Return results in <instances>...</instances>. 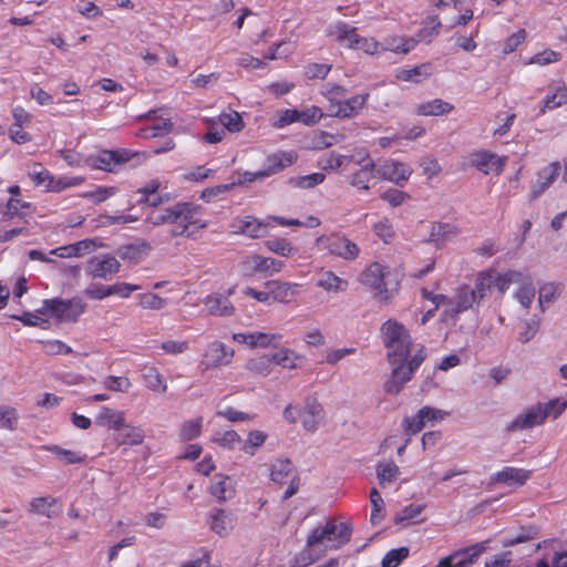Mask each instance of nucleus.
<instances>
[{
  "label": "nucleus",
  "mask_w": 567,
  "mask_h": 567,
  "mask_svg": "<svg viewBox=\"0 0 567 567\" xmlns=\"http://www.w3.org/2000/svg\"><path fill=\"white\" fill-rule=\"evenodd\" d=\"M282 339L280 333H266L261 331L238 332L233 334V340L255 348H278Z\"/></svg>",
  "instance_id": "12"
},
{
  "label": "nucleus",
  "mask_w": 567,
  "mask_h": 567,
  "mask_svg": "<svg viewBox=\"0 0 567 567\" xmlns=\"http://www.w3.org/2000/svg\"><path fill=\"white\" fill-rule=\"evenodd\" d=\"M219 121L229 132H239L244 127L241 116L235 111L221 113Z\"/></svg>",
  "instance_id": "60"
},
{
  "label": "nucleus",
  "mask_w": 567,
  "mask_h": 567,
  "mask_svg": "<svg viewBox=\"0 0 567 567\" xmlns=\"http://www.w3.org/2000/svg\"><path fill=\"white\" fill-rule=\"evenodd\" d=\"M96 423L110 429L120 430L124 426V416L122 412L113 411L110 408H102L96 415Z\"/></svg>",
  "instance_id": "38"
},
{
  "label": "nucleus",
  "mask_w": 567,
  "mask_h": 567,
  "mask_svg": "<svg viewBox=\"0 0 567 567\" xmlns=\"http://www.w3.org/2000/svg\"><path fill=\"white\" fill-rule=\"evenodd\" d=\"M297 159V154L292 151L285 152H276L267 156L265 166L261 168V173L259 175L265 176L266 178L275 175L286 167L292 165Z\"/></svg>",
  "instance_id": "20"
},
{
  "label": "nucleus",
  "mask_w": 567,
  "mask_h": 567,
  "mask_svg": "<svg viewBox=\"0 0 567 567\" xmlns=\"http://www.w3.org/2000/svg\"><path fill=\"white\" fill-rule=\"evenodd\" d=\"M316 286L329 293H339L348 289V281L337 276L331 270L322 271L316 281Z\"/></svg>",
  "instance_id": "27"
},
{
  "label": "nucleus",
  "mask_w": 567,
  "mask_h": 567,
  "mask_svg": "<svg viewBox=\"0 0 567 567\" xmlns=\"http://www.w3.org/2000/svg\"><path fill=\"white\" fill-rule=\"evenodd\" d=\"M213 441L221 447L234 450L236 445L241 446V439L234 430L215 433Z\"/></svg>",
  "instance_id": "49"
},
{
  "label": "nucleus",
  "mask_w": 567,
  "mask_h": 567,
  "mask_svg": "<svg viewBox=\"0 0 567 567\" xmlns=\"http://www.w3.org/2000/svg\"><path fill=\"white\" fill-rule=\"evenodd\" d=\"M374 234L384 243H390L394 236V229L388 218H383L373 225Z\"/></svg>",
  "instance_id": "61"
},
{
  "label": "nucleus",
  "mask_w": 567,
  "mask_h": 567,
  "mask_svg": "<svg viewBox=\"0 0 567 567\" xmlns=\"http://www.w3.org/2000/svg\"><path fill=\"white\" fill-rule=\"evenodd\" d=\"M432 74L431 63H423L411 69H400L396 72V79L404 82L419 83Z\"/></svg>",
  "instance_id": "36"
},
{
  "label": "nucleus",
  "mask_w": 567,
  "mask_h": 567,
  "mask_svg": "<svg viewBox=\"0 0 567 567\" xmlns=\"http://www.w3.org/2000/svg\"><path fill=\"white\" fill-rule=\"evenodd\" d=\"M334 35L340 42L344 43L349 48H354L360 38L357 33V29L344 22H338L334 25Z\"/></svg>",
  "instance_id": "42"
},
{
  "label": "nucleus",
  "mask_w": 567,
  "mask_h": 567,
  "mask_svg": "<svg viewBox=\"0 0 567 567\" xmlns=\"http://www.w3.org/2000/svg\"><path fill=\"white\" fill-rule=\"evenodd\" d=\"M85 311V303L80 298H52L42 301L39 312L60 321H76Z\"/></svg>",
  "instance_id": "4"
},
{
  "label": "nucleus",
  "mask_w": 567,
  "mask_h": 567,
  "mask_svg": "<svg viewBox=\"0 0 567 567\" xmlns=\"http://www.w3.org/2000/svg\"><path fill=\"white\" fill-rule=\"evenodd\" d=\"M146 223L153 226L172 225L168 237H193L196 231L206 227L203 209L193 203H178L173 207L152 210Z\"/></svg>",
  "instance_id": "3"
},
{
  "label": "nucleus",
  "mask_w": 567,
  "mask_h": 567,
  "mask_svg": "<svg viewBox=\"0 0 567 567\" xmlns=\"http://www.w3.org/2000/svg\"><path fill=\"white\" fill-rule=\"evenodd\" d=\"M267 439V434L259 430H254L248 433V437L241 441L239 450L248 455H255L256 450L260 447Z\"/></svg>",
  "instance_id": "45"
},
{
  "label": "nucleus",
  "mask_w": 567,
  "mask_h": 567,
  "mask_svg": "<svg viewBox=\"0 0 567 567\" xmlns=\"http://www.w3.org/2000/svg\"><path fill=\"white\" fill-rule=\"evenodd\" d=\"M559 293V285L555 282L544 284L539 288L538 295V303L542 311L545 310V305L551 303L555 301L557 295Z\"/></svg>",
  "instance_id": "53"
},
{
  "label": "nucleus",
  "mask_w": 567,
  "mask_h": 567,
  "mask_svg": "<svg viewBox=\"0 0 567 567\" xmlns=\"http://www.w3.org/2000/svg\"><path fill=\"white\" fill-rule=\"evenodd\" d=\"M567 409V400L563 398H556L549 400L546 403H542V411L547 417L557 419Z\"/></svg>",
  "instance_id": "54"
},
{
  "label": "nucleus",
  "mask_w": 567,
  "mask_h": 567,
  "mask_svg": "<svg viewBox=\"0 0 567 567\" xmlns=\"http://www.w3.org/2000/svg\"><path fill=\"white\" fill-rule=\"evenodd\" d=\"M266 247L282 257H289L297 252V248H295L291 243L285 238H272L265 243Z\"/></svg>",
  "instance_id": "48"
},
{
  "label": "nucleus",
  "mask_w": 567,
  "mask_h": 567,
  "mask_svg": "<svg viewBox=\"0 0 567 567\" xmlns=\"http://www.w3.org/2000/svg\"><path fill=\"white\" fill-rule=\"evenodd\" d=\"M48 450L64 464L82 463L85 458V456L81 455L79 452L66 450L59 445H52Z\"/></svg>",
  "instance_id": "50"
},
{
  "label": "nucleus",
  "mask_w": 567,
  "mask_h": 567,
  "mask_svg": "<svg viewBox=\"0 0 567 567\" xmlns=\"http://www.w3.org/2000/svg\"><path fill=\"white\" fill-rule=\"evenodd\" d=\"M352 536V526L337 517H330L324 524L315 527L307 537L306 549L297 557V564L306 567L318 560L327 550H338L348 544Z\"/></svg>",
  "instance_id": "2"
},
{
  "label": "nucleus",
  "mask_w": 567,
  "mask_h": 567,
  "mask_svg": "<svg viewBox=\"0 0 567 567\" xmlns=\"http://www.w3.org/2000/svg\"><path fill=\"white\" fill-rule=\"evenodd\" d=\"M369 97V93L355 94L349 99L344 97L338 109L332 111V115L341 118H350L357 116L365 106Z\"/></svg>",
  "instance_id": "23"
},
{
  "label": "nucleus",
  "mask_w": 567,
  "mask_h": 567,
  "mask_svg": "<svg viewBox=\"0 0 567 567\" xmlns=\"http://www.w3.org/2000/svg\"><path fill=\"white\" fill-rule=\"evenodd\" d=\"M118 260L110 254H100L87 260L85 271L92 278L109 280L120 270Z\"/></svg>",
  "instance_id": "11"
},
{
  "label": "nucleus",
  "mask_w": 567,
  "mask_h": 567,
  "mask_svg": "<svg viewBox=\"0 0 567 567\" xmlns=\"http://www.w3.org/2000/svg\"><path fill=\"white\" fill-rule=\"evenodd\" d=\"M249 262L254 271L265 272L269 276L280 272L285 267V261L261 255H252Z\"/></svg>",
  "instance_id": "31"
},
{
  "label": "nucleus",
  "mask_w": 567,
  "mask_h": 567,
  "mask_svg": "<svg viewBox=\"0 0 567 567\" xmlns=\"http://www.w3.org/2000/svg\"><path fill=\"white\" fill-rule=\"evenodd\" d=\"M375 168L379 178L394 183L398 186H403L413 172L410 165L392 158L375 164Z\"/></svg>",
  "instance_id": "8"
},
{
  "label": "nucleus",
  "mask_w": 567,
  "mask_h": 567,
  "mask_svg": "<svg viewBox=\"0 0 567 567\" xmlns=\"http://www.w3.org/2000/svg\"><path fill=\"white\" fill-rule=\"evenodd\" d=\"M506 157H501L489 151L476 152L472 155L471 164L484 174L499 175L505 166Z\"/></svg>",
  "instance_id": "15"
},
{
  "label": "nucleus",
  "mask_w": 567,
  "mask_h": 567,
  "mask_svg": "<svg viewBox=\"0 0 567 567\" xmlns=\"http://www.w3.org/2000/svg\"><path fill=\"white\" fill-rule=\"evenodd\" d=\"M117 193L115 186H95L94 189L81 193L79 196L90 199L94 204H101Z\"/></svg>",
  "instance_id": "43"
},
{
  "label": "nucleus",
  "mask_w": 567,
  "mask_h": 567,
  "mask_svg": "<svg viewBox=\"0 0 567 567\" xmlns=\"http://www.w3.org/2000/svg\"><path fill=\"white\" fill-rule=\"evenodd\" d=\"M485 548V543L475 544L441 559L436 567H470Z\"/></svg>",
  "instance_id": "14"
},
{
  "label": "nucleus",
  "mask_w": 567,
  "mask_h": 567,
  "mask_svg": "<svg viewBox=\"0 0 567 567\" xmlns=\"http://www.w3.org/2000/svg\"><path fill=\"white\" fill-rule=\"evenodd\" d=\"M138 299L143 309L161 310L167 305V300L156 293H142Z\"/></svg>",
  "instance_id": "57"
},
{
  "label": "nucleus",
  "mask_w": 567,
  "mask_h": 567,
  "mask_svg": "<svg viewBox=\"0 0 567 567\" xmlns=\"http://www.w3.org/2000/svg\"><path fill=\"white\" fill-rule=\"evenodd\" d=\"M474 305H476V300L472 292V287L464 285L460 287L455 291V295L449 300L446 308L443 310V319L455 320L460 313L472 309Z\"/></svg>",
  "instance_id": "9"
},
{
  "label": "nucleus",
  "mask_w": 567,
  "mask_h": 567,
  "mask_svg": "<svg viewBox=\"0 0 567 567\" xmlns=\"http://www.w3.org/2000/svg\"><path fill=\"white\" fill-rule=\"evenodd\" d=\"M150 249V244L142 241L140 244L123 246L117 250V252L123 260L136 264L148 254Z\"/></svg>",
  "instance_id": "37"
},
{
  "label": "nucleus",
  "mask_w": 567,
  "mask_h": 567,
  "mask_svg": "<svg viewBox=\"0 0 567 567\" xmlns=\"http://www.w3.org/2000/svg\"><path fill=\"white\" fill-rule=\"evenodd\" d=\"M560 58L561 54L559 52H556L550 49H545L542 52L534 54L529 59L528 64L548 65L558 62Z\"/></svg>",
  "instance_id": "58"
},
{
  "label": "nucleus",
  "mask_w": 567,
  "mask_h": 567,
  "mask_svg": "<svg viewBox=\"0 0 567 567\" xmlns=\"http://www.w3.org/2000/svg\"><path fill=\"white\" fill-rule=\"evenodd\" d=\"M514 298L524 307L529 308L535 298V287L532 279L527 278L514 293Z\"/></svg>",
  "instance_id": "51"
},
{
  "label": "nucleus",
  "mask_w": 567,
  "mask_h": 567,
  "mask_svg": "<svg viewBox=\"0 0 567 567\" xmlns=\"http://www.w3.org/2000/svg\"><path fill=\"white\" fill-rule=\"evenodd\" d=\"M205 307L214 316H230L235 308L228 297L220 293H213L205 298Z\"/></svg>",
  "instance_id": "30"
},
{
  "label": "nucleus",
  "mask_w": 567,
  "mask_h": 567,
  "mask_svg": "<svg viewBox=\"0 0 567 567\" xmlns=\"http://www.w3.org/2000/svg\"><path fill=\"white\" fill-rule=\"evenodd\" d=\"M370 502H371V505H372V511H371L370 519H371V523L373 525H377L382 519L381 512H382L383 506H384V502L382 499V496L378 492L377 488H372V491L370 493Z\"/></svg>",
  "instance_id": "59"
},
{
  "label": "nucleus",
  "mask_w": 567,
  "mask_h": 567,
  "mask_svg": "<svg viewBox=\"0 0 567 567\" xmlns=\"http://www.w3.org/2000/svg\"><path fill=\"white\" fill-rule=\"evenodd\" d=\"M132 157V153L127 150H102L91 155L86 162L87 165L95 169L105 172H116V169L127 163Z\"/></svg>",
  "instance_id": "7"
},
{
  "label": "nucleus",
  "mask_w": 567,
  "mask_h": 567,
  "mask_svg": "<svg viewBox=\"0 0 567 567\" xmlns=\"http://www.w3.org/2000/svg\"><path fill=\"white\" fill-rule=\"evenodd\" d=\"M409 556V549L406 547H400L389 550L382 558V567H398L403 559Z\"/></svg>",
  "instance_id": "55"
},
{
  "label": "nucleus",
  "mask_w": 567,
  "mask_h": 567,
  "mask_svg": "<svg viewBox=\"0 0 567 567\" xmlns=\"http://www.w3.org/2000/svg\"><path fill=\"white\" fill-rule=\"evenodd\" d=\"M454 110V106L441 99H434L424 103H421L416 107V114L422 116H440L449 114Z\"/></svg>",
  "instance_id": "33"
},
{
  "label": "nucleus",
  "mask_w": 567,
  "mask_h": 567,
  "mask_svg": "<svg viewBox=\"0 0 567 567\" xmlns=\"http://www.w3.org/2000/svg\"><path fill=\"white\" fill-rule=\"evenodd\" d=\"M381 334L389 363L392 365L391 377L385 382L384 389L388 393L398 394L425 360L426 352L421 346L408 360L412 347L411 334L394 319H389L382 324Z\"/></svg>",
  "instance_id": "1"
},
{
  "label": "nucleus",
  "mask_w": 567,
  "mask_h": 567,
  "mask_svg": "<svg viewBox=\"0 0 567 567\" xmlns=\"http://www.w3.org/2000/svg\"><path fill=\"white\" fill-rule=\"evenodd\" d=\"M544 421L545 414L542 411V403H537L525 410L523 413L516 415L509 423L506 424L505 430L507 432L528 430L543 424Z\"/></svg>",
  "instance_id": "13"
},
{
  "label": "nucleus",
  "mask_w": 567,
  "mask_h": 567,
  "mask_svg": "<svg viewBox=\"0 0 567 567\" xmlns=\"http://www.w3.org/2000/svg\"><path fill=\"white\" fill-rule=\"evenodd\" d=\"M84 177L82 176H53L50 184H45L49 192L60 193L66 188L75 187L83 184Z\"/></svg>",
  "instance_id": "41"
},
{
  "label": "nucleus",
  "mask_w": 567,
  "mask_h": 567,
  "mask_svg": "<svg viewBox=\"0 0 567 567\" xmlns=\"http://www.w3.org/2000/svg\"><path fill=\"white\" fill-rule=\"evenodd\" d=\"M270 478L278 484H286L298 478L293 464L289 460H277L270 468Z\"/></svg>",
  "instance_id": "28"
},
{
  "label": "nucleus",
  "mask_w": 567,
  "mask_h": 567,
  "mask_svg": "<svg viewBox=\"0 0 567 567\" xmlns=\"http://www.w3.org/2000/svg\"><path fill=\"white\" fill-rule=\"evenodd\" d=\"M382 51H391L399 54H408L419 43V40L413 37L390 35L382 42Z\"/></svg>",
  "instance_id": "26"
},
{
  "label": "nucleus",
  "mask_w": 567,
  "mask_h": 567,
  "mask_svg": "<svg viewBox=\"0 0 567 567\" xmlns=\"http://www.w3.org/2000/svg\"><path fill=\"white\" fill-rule=\"evenodd\" d=\"M567 101V90L564 85L557 84L550 87L542 102L539 115L545 114L547 111L561 106Z\"/></svg>",
  "instance_id": "32"
},
{
  "label": "nucleus",
  "mask_w": 567,
  "mask_h": 567,
  "mask_svg": "<svg viewBox=\"0 0 567 567\" xmlns=\"http://www.w3.org/2000/svg\"><path fill=\"white\" fill-rule=\"evenodd\" d=\"M234 350L220 341L212 342L205 353L202 363L207 368L228 365L234 357Z\"/></svg>",
  "instance_id": "16"
},
{
  "label": "nucleus",
  "mask_w": 567,
  "mask_h": 567,
  "mask_svg": "<svg viewBox=\"0 0 567 567\" xmlns=\"http://www.w3.org/2000/svg\"><path fill=\"white\" fill-rule=\"evenodd\" d=\"M353 154L343 155L336 152L324 153L319 158V166L324 171L346 172L351 168Z\"/></svg>",
  "instance_id": "25"
},
{
  "label": "nucleus",
  "mask_w": 567,
  "mask_h": 567,
  "mask_svg": "<svg viewBox=\"0 0 567 567\" xmlns=\"http://www.w3.org/2000/svg\"><path fill=\"white\" fill-rule=\"evenodd\" d=\"M495 282V270L481 271L475 279V287L472 288L476 306L491 295Z\"/></svg>",
  "instance_id": "29"
},
{
  "label": "nucleus",
  "mask_w": 567,
  "mask_h": 567,
  "mask_svg": "<svg viewBox=\"0 0 567 567\" xmlns=\"http://www.w3.org/2000/svg\"><path fill=\"white\" fill-rule=\"evenodd\" d=\"M29 203L22 202L18 198H10L6 205V208L3 210V219H12L16 216H19L22 214V209L28 208Z\"/></svg>",
  "instance_id": "63"
},
{
  "label": "nucleus",
  "mask_w": 567,
  "mask_h": 567,
  "mask_svg": "<svg viewBox=\"0 0 567 567\" xmlns=\"http://www.w3.org/2000/svg\"><path fill=\"white\" fill-rule=\"evenodd\" d=\"M104 386L107 390L115 392H127L131 388V381L125 377H107L104 382Z\"/></svg>",
  "instance_id": "64"
},
{
  "label": "nucleus",
  "mask_w": 567,
  "mask_h": 567,
  "mask_svg": "<svg viewBox=\"0 0 567 567\" xmlns=\"http://www.w3.org/2000/svg\"><path fill=\"white\" fill-rule=\"evenodd\" d=\"M561 166L559 162H553L542 168L537 174V179L532 186V198L539 197L560 175Z\"/></svg>",
  "instance_id": "22"
},
{
  "label": "nucleus",
  "mask_w": 567,
  "mask_h": 567,
  "mask_svg": "<svg viewBox=\"0 0 567 567\" xmlns=\"http://www.w3.org/2000/svg\"><path fill=\"white\" fill-rule=\"evenodd\" d=\"M271 358L270 357H258L255 359H251L247 362V370L260 374V375H268L271 371Z\"/></svg>",
  "instance_id": "56"
},
{
  "label": "nucleus",
  "mask_w": 567,
  "mask_h": 567,
  "mask_svg": "<svg viewBox=\"0 0 567 567\" xmlns=\"http://www.w3.org/2000/svg\"><path fill=\"white\" fill-rule=\"evenodd\" d=\"M268 224L258 220L251 216H246L244 219L238 221L236 226L237 230L251 238H260L267 234Z\"/></svg>",
  "instance_id": "35"
},
{
  "label": "nucleus",
  "mask_w": 567,
  "mask_h": 567,
  "mask_svg": "<svg viewBox=\"0 0 567 567\" xmlns=\"http://www.w3.org/2000/svg\"><path fill=\"white\" fill-rule=\"evenodd\" d=\"M317 245L319 248L344 260H354L360 252L355 243L338 234L320 236L317 239Z\"/></svg>",
  "instance_id": "6"
},
{
  "label": "nucleus",
  "mask_w": 567,
  "mask_h": 567,
  "mask_svg": "<svg viewBox=\"0 0 567 567\" xmlns=\"http://www.w3.org/2000/svg\"><path fill=\"white\" fill-rule=\"evenodd\" d=\"M323 419V408L313 398H307L302 406L301 423L306 431L316 432Z\"/></svg>",
  "instance_id": "21"
},
{
  "label": "nucleus",
  "mask_w": 567,
  "mask_h": 567,
  "mask_svg": "<svg viewBox=\"0 0 567 567\" xmlns=\"http://www.w3.org/2000/svg\"><path fill=\"white\" fill-rule=\"evenodd\" d=\"M348 179L351 186L359 190H368L370 182L378 177L375 163L365 150H358L353 153V161Z\"/></svg>",
  "instance_id": "5"
},
{
  "label": "nucleus",
  "mask_w": 567,
  "mask_h": 567,
  "mask_svg": "<svg viewBox=\"0 0 567 567\" xmlns=\"http://www.w3.org/2000/svg\"><path fill=\"white\" fill-rule=\"evenodd\" d=\"M532 472L524 468L505 466L492 476V481L508 486H520L529 480Z\"/></svg>",
  "instance_id": "24"
},
{
  "label": "nucleus",
  "mask_w": 567,
  "mask_h": 567,
  "mask_svg": "<svg viewBox=\"0 0 567 567\" xmlns=\"http://www.w3.org/2000/svg\"><path fill=\"white\" fill-rule=\"evenodd\" d=\"M386 274L388 270L385 267L379 262H373L361 274L360 277V281L375 291L377 296L383 301H388L390 299V293L385 284Z\"/></svg>",
  "instance_id": "10"
},
{
  "label": "nucleus",
  "mask_w": 567,
  "mask_h": 567,
  "mask_svg": "<svg viewBox=\"0 0 567 567\" xmlns=\"http://www.w3.org/2000/svg\"><path fill=\"white\" fill-rule=\"evenodd\" d=\"M55 498L51 496L35 497L30 502V512L37 515H42L48 518L53 517V507Z\"/></svg>",
  "instance_id": "46"
},
{
  "label": "nucleus",
  "mask_w": 567,
  "mask_h": 567,
  "mask_svg": "<svg viewBox=\"0 0 567 567\" xmlns=\"http://www.w3.org/2000/svg\"><path fill=\"white\" fill-rule=\"evenodd\" d=\"M320 94L329 101L330 111L332 112L338 109L348 94V90L336 82H326L321 85Z\"/></svg>",
  "instance_id": "34"
},
{
  "label": "nucleus",
  "mask_w": 567,
  "mask_h": 567,
  "mask_svg": "<svg viewBox=\"0 0 567 567\" xmlns=\"http://www.w3.org/2000/svg\"><path fill=\"white\" fill-rule=\"evenodd\" d=\"M324 178L326 176L322 173H312L291 178L289 183L295 187L308 189L321 184L324 181Z\"/></svg>",
  "instance_id": "52"
},
{
  "label": "nucleus",
  "mask_w": 567,
  "mask_h": 567,
  "mask_svg": "<svg viewBox=\"0 0 567 567\" xmlns=\"http://www.w3.org/2000/svg\"><path fill=\"white\" fill-rule=\"evenodd\" d=\"M300 122L305 125L311 126L317 124L323 116L320 107L311 105L305 110L299 111Z\"/></svg>",
  "instance_id": "62"
},
{
  "label": "nucleus",
  "mask_w": 567,
  "mask_h": 567,
  "mask_svg": "<svg viewBox=\"0 0 567 567\" xmlns=\"http://www.w3.org/2000/svg\"><path fill=\"white\" fill-rule=\"evenodd\" d=\"M264 286L270 290L271 300L281 303L290 302L300 291V285L296 282L268 280Z\"/></svg>",
  "instance_id": "19"
},
{
  "label": "nucleus",
  "mask_w": 567,
  "mask_h": 567,
  "mask_svg": "<svg viewBox=\"0 0 567 567\" xmlns=\"http://www.w3.org/2000/svg\"><path fill=\"white\" fill-rule=\"evenodd\" d=\"M142 377L146 383V386L152 391L165 392L167 389L166 382L161 375L157 368L152 365H145L142 369Z\"/></svg>",
  "instance_id": "40"
},
{
  "label": "nucleus",
  "mask_w": 567,
  "mask_h": 567,
  "mask_svg": "<svg viewBox=\"0 0 567 567\" xmlns=\"http://www.w3.org/2000/svg\"><path fill=\"white\" fill-rule=\"evenodd\" d=\"M209 494L220 503L234 498L236 494L234 478L221 473L215 474L210 481Z\"/></svg>",
  "instance_id": "18"
},
{
  "label": "nucleus",
  "mask_w": 567,
  "mask_h": 567,
  "mask_svg": "<svg viewBox=\"0 0 567 567\" xmlns=\"http://www.w3.org/2000/svg\"><path fill=\"white\" fill-rule=\"evenodd\" d=\"M271 362L285 368V369H297V361L302 357L289 348H280L278 351L270 355Z\"/></svg>",
  "instance_id": "39"
},
{
  "label": "nucleus",
  "mask_w": 567,
  "mask_h": 567,
  "mask_svg": "<svg viewBox=\"0 0 567 567\" xmlns=\"http://www.w3.org/2000/svg\"><path fill=\"white\" fill-rule=\"evenodd\" d=\"M236 520V516L231 512L214 508L208 515L207 524L212 532L225 537L234 529Z\"/></svg>",
  "instance_id": "17"
},
{
  "label": "nucleus",
  "mask_w": 567,
  "mask_h": 567,
  "mask_svg": "<svg viewBox=\"0 0 567 567\" xmlns=\"http://www.w3.org/2000/svg\"><path fill=\"white\" fill-rule=\"evenodd\" d=\"M203 417L198 416L193 420L185 421L179 430V439L183 442L192 441L199 436L202 432Z\"/></svg>",
  "instance_id": "47"
},
{
  "label": "nucleus",
  "mask_w": 567,
  "mask_h": 567,
  "mask_svg": "<svg viewBox=\"0 0 567 567\" xmlns=\"http://www.w3.org/2000/svg\"><path fill=\"white\" fill-rule=\"evenodd\" d=\"M400 474V468L394 462L379 463L377 465V477L380 485L394 482Z\"/></svg>",
  "instance_id": "44"
}]
</instances>
